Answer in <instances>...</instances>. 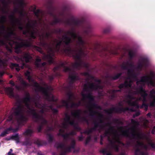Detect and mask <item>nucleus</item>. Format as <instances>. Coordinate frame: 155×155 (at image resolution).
<instances>
[{
	"mask_svg": "<svg viewBox=\"0 0 155 155\" xmlns=\"http://www.w3.org/2000/svg\"><path fill=\"white\" fill-rule=\"evenodd\" d=\"M129 109L128 108H127V110H129Z\"/></svg>",
	"mask_w": 155,
	"mask_h": 155,
	"instance_id": "nucleus-52",
	"label": "nucleus"
},
{
	"mask_svg": "<svg viewBox=\"0 0 155 155\" xmlns=\"http://www.w3.org/2000/svg\"><path fill=\"white\" fill-rule=\"evenodd\" d=\"M24 34L28 33L30 36L33 38H35L37 35V32L35 30L32 26L30 23H28L26 25V30L23 32Z\"/></svg>",
	"mask_w": 155,
	"mask_h": 155,
	"instance_id": "nucleus-11",
	"label": "nucleus"
},
{
	"mask_svg": "<svg viewBox=\"0 0 155 155\" xmlns=\"http://www.w3.org/2000/svg\"><path fill=\"white\" fill-rule=\"evenodd\" d=\"M0 63H1V64H2V61L1 60Z\"/></svg>",
	"mask_w": 155,
	"mask_h": 155,
	"instance_id": "nucleus-50",
	"label": "nucleus"
},
{
	"mask_svg": "<svg viewBox=\"0 0 155 155\" xmlns=\"http://www.w3.org/2000/svg\"><path fill=\"white\" fill-rule=\"evenodd\" d=\"M0 43H1V41Z\"/></svg>",
	"mask_w": 155,
	"mask_h": 155,
	"instance_id": "nucleus-56",
	"label": "nucleus"
},
{
	"mask_svg": "<svg viewBox=\"0 0 155 155\" xmlns=\"http://www.w3.org/2000/svg\"><path fill=\"white\" fill-rule=\"evenodd\" d=\"M10 131V129H9L6 130L4 132L2 133L1 136H4L6 134L9 133V131Z\"/></svg>",
	"mask_w": 155,
	"mask_h": 155,
	"instance_id": "nucleus-22",
	"label": "nucleus"
},
{
	"mask_svg": "<svg viewBox=\"0 0 155 155\" xmlns=\"http://www.w3.org/2000/svg\"><path fill=\"white\" fill-rule=\"evenodd\" d=\"M72 105H71V107H76V106H78V105H79L80 104V103H79V104H77L76 105H75L74 104V103H72Z\"/></svg>",
	"mask_w": 155,
	"mask_h": 155,
	"instance_id": "nucleus-29",
	"label": "nucleus"
},
{
	"mask_svg": "<svg viewBox=\"0 0 155 155\" xmlns=\"http://www.w3.org/2000/svg\"><path fill=\"white\" fill-rule=\"evenodd\" d=\"M128 77L126 78L124 84H121L119 87L120 89L128 88L130 87L132 82L135 79V77L133 70H129L127 71Z\"/></svg>",
	"mask_w": 155,
	"mask_h": 155,
	"instance_id": "nucleus-9",
	"label": "nucleus"
},
{
	"mask_svg": "<svg viewBox=\"0 0 155 155\" xmlns=\"http://www.w3.org/2000/svg\"><path fill=\"white\" fill-rule=\"evenodd\" d=\"M13 33H13V31H11V32L10 33V35H13Z\"/></svg>",
	"mask_w": 155,
	"mask_h": 155,
	"instance_id": "nucleus-43",
	"label": "nucleus"
},
{
	"mask_svg": "<svg viewBox=\"0 0 155 155\" xmlns=\"http://www.w3.org/2000/svg\"><path fill=\"white\" fill-rule=\"evenodd\" d=\"M11 67L13 69H15L17 71H18L20 69V67L18 65L15 64H11Z\"/></svg>",
	"mask_w": 155,
	"mask_h": 155,
	"instance_id": "nucleus-18",
	"label": "nucleus"
},
{
	"mask_svg": "<svg viewBox=\"0 0 155 155\" xmlns=\"http://www.w3.org/2000/svg\"><path fill=\"white\" fill-rule=\"evenodd\" d=\"M39 12V10H37L36 12H35V15L37 16H38V13Z\"/></svg>",
	"mask_w": 155,
	"mask_h": 155,
	"instance_id": "nucleus-37",
	"label": "nucleus"
},
{
	"mask_svg": "<svg viewBox=\"0 0 155 155\" xmlns=\"http://www.w3.org/2000/svg\"><path fill=\"white\" fill-rule=\"evenodd\" d=\"M19 29H22V28H23L22 27H21V26L19 27Z\"/></svg>",
	"mask_w": 155,
	"mask_h": 155,
	"instance_id": "nucleus-46",
	"label": "nucleus"
},
{
	"mask_svg": "<svg viewBox=\"0 0 155 155\" xmlns=\"http://www.w3.org/2000/svg\"><path fill=\"white\" fill-rule=\"evenodd\" d=\"M114 148L116 151H117L118 150V146H115L114 147Z\"/></svg>",
	"mask_w": 155,
	"mask_h": 155,
	"instance_id": "nucleus-35",
	"label": "nucleus"
},
{
	"mask_svg": "<svg viewBox=\"0 0 155 155\" xmlns=\"http://www.w3.org/2000/svg\"><path fill=\"white\" fill-rule=\"evenodd\" d=\"M101 152L104 155H111L110 151L108 148L103 149L101 150Z\"/></svg>",
	"mask_w": 155,
	"mask_h": 155,
	"instance_id": "nucleus-16",
	"label": "nucleus"
},
{
	"mask_svg": "<svg viewBox=\"0 0 155 155\" xmlns=\"http://www.w3.org/2000/svg\"><path fill=\"white\" fill-rule=\"evenodd\" d=\"M70 102V101L69 99L63 100L61 102L62 105L63 106H65L67 107H68V104Z\"/></svg>",
	"mask_w": 155,
	"mask_h": 155,
	"instance_id": "nucleus-19",
	"label": "nucleus"
},
{
	"mask_svg": "<svg viewBox=\"0 0 155 155\" xmlns=\"http://www.w3.org/2000/svg\"><path fill=\"white\" fill-rule=\"evenodd\" d=\"M5 91L10 97L14 96L13 89L12 88L9 87L6 88L5 89Z\"/></svg>",
	"mask_w": 155,
	"mask_h": 155,
	"instance_id": "nucleus-14",
	"label": "nucleus"
},
{
	"mask_svg": "<svg viewBox=\"0 0 155 155\" xmlns=\"http://www.w3.org/2000/svg\"><path fill=\"white\" fill-rule=\"evenodd\" d=\"M9 44L12 46L14 45L15 46V51L17 53H19V51H17L18 49L20 47H21L25 45L22 43V42L21 41H19V42H16L14 41L11 40L8 41Z\"/></svg>",
	"mask_w": 155,
	"mask_h": 155,
	"instance_id": "nucleus-12",
	"label": "nucleus"
},
{
	"mask_svg": "<svg viewBox=\"0 0 155 155\" xmlns=\"http://www.w3.org/2000/svg\"><path fill=\"white\" fill-rule=\"evenodd\" d=\"M120 74H118L116 76H115V77L114 78V79H117V78H119V77L120 76Z\"/></svg>",
	"mask_w": 155,
	"mask_h": 155,
	"instance_id": "nucleus-32",
	"label": "nucleus"
},
{
	"mask_svg": "<svg viewBox=\"0 0 155 155\" xmlns=\"http://www.w3.org/2000/svg\"><path fill=\"white\" fill-rule=\"evenodd\" d=\"M18 4L20 7H22L25 4V3L24 0H19Z\"/></svg>",
	"mask_w": 155,
	"mask_h": 155,
	"instance_id": "nucleus-21",
	"label": "nucleus"
},
{
	"mask_svg": "<svg viewBox=\"0 0 155 155\" xmlns=\"http://www.w3.org/2000/svg\"><path fill=\"white\" fill-rule=\"evenodd\" d=\"M84 75L85 76H87L88 75H89L88 74L86 73H84Z\"/></svg>",
	"mask_w": 155,
	"mask_h": 155,
	"instance_id": "nucleus-45",
	"label": "nucleus"
},
{
	"mask_svg": "<svg viewBox=\"0 0 155 155\" xmlns=\"http://www.w3.org/2000/svg\"><path fill=\"white\" fill-rule=\"evenodd\" d=\"M31 58V57L29 54L25 53L24 54L22 60L25 61L26 62H27L29 61Z\"/></svg>",
	"mask_w": 155,
	"mask_h": 155,
	"instance_id": "nucleus-15",
	"label": "nucleus"
},
{
	"mask_svg": "<svg viewBox=\"0 0 155 155\" xmlns=\"http://www.w3.org/2000/svg\"><path fill=\"white\" fill-rule=\"evenodd\" d=\"M63 132V130L62 129H60V133L59 135H62V133Z\"/></svg>",
	"mask_w": 155,
	"mask_h": 155,
	"instance_id": "nucleus-33",
	"label": "nucleus"
},
{
	"mask_svg": "<svg viewBox=\"0 0 155 155\" xmlns=\"http://www.w3.org/2000/svg\"><path fill=\"white\" fill-rule=\"evenodd\" d=\"M132 134L137 140L134 147L136 155H142V154L140 151L142 148L147 149L148 146H150L153 148L155 147V145L150 139L143 136L142 134L137 131L135 127L132 130Z\"/></svg>",
	"mask_w": 155,
	"mask_h": 155,
	"instance_id": "nucleus-4",
	"label": "nucleus"
},
{
	"mask_svg": "<svg viewBox=\"0 0 155 155\" xmlns=\"http://www.w3.org/2000/svg\"><path fill=\"white\" fill-rule=\"evenodd\" d=\"M41 61V59L39 58H37L36 59V61L35 62L36 65L38 67H40L41 66H43L45 64V63H44L43 64H40V62Z\"/></svg>",
	"mask_w": 155,
	"mask_h": 155,
	"instance_id": "nucleus-17",
	"label": "nucleus"
},
{
	"mask_svg": "<svg viewBox=\"0 0 155 155\" xmlns=\"http://www.w3.org/2000/svg\"><path fill=\"white\" fill-rule=\"evenodd\" d=\"M148 106L147 105L143 104L142 105V107H144L146 109H147V108Z\"/></svg>",
	"mask_w": 155,
	"mask_h": 155,
	"instance_id": "nucleus-30",
	"label": "nucleus"
},
{
	"mask_svg": "<svg viewBox=\"0 0 155 155\" xmlns=\"http://www.w3.org/2000/svg\"><path fill=\"white\" fill-rule=\"evenodd\" d=\"M43 109H44V108H43V109H42V110H43Z\"/></svg>",
	"mask_w": 155,
	"mask_h": 155,
	"instance_id": "nucleus-57",
	"label": "nucleus"
},
{
	"mask_svg": "<svg viewBox=\"0 0 155 155\" xmlns=\"http://www.w3.org/2000/svg\"><path fill=\"white\" fill-rule=\"evenodd\" d=\"M102 87L100 81H96L92 84H89L87 85H84V89L81 93V94L83 97L82 101H84L86 99L90 101H92L94 99V97L91 94H85V93H87L90 91L101 89Z\"/></svg>",
	"mask_w": 155,
	"mask_h": 155,
	"instance_id": "nucleus-5",
	"label": "nucleus"
},
{
	"mask_svg": "<svg viewBox=\"0 0 155 155\" xmlns=\"http://www.w3.org/2000/svg\"><path fill=\"white\" fill-rule=\"evenodd\" d=\"M48 35L47 34H46V36L45 35H44V34H43L42 35V37H48Z\"/></svg>",
	"mask_w": 155,
	"mask_h": 155,
	"instance_id": "nucleus-42",
	"label": "nucleus"
},
{
	"mask_svg": "<svg viewBox=\"0 0 155 155\" xmlns=\"http://www.w3.org/2000/svg\"><path fill=\"white\" fill-rule=\"evenodd\" d=\"M64 52L66 54L69 55H72L75 58L78 59V61H77L74 65V66L76 68H78L79 66H81L82 63L81 61L79 60L81 54H82V52L81 51H78L76 50L72 49L70 48H68L67 49L64 50Z\"/></svg>",
	"mask_w": 155,
	"mask_h": 155,
	"instance_id": "nucleus-8",
	"label": "nucleus"
},
{
	"mask_svg": "<svg viewBox=\"0 0 155 155\" xmlns=\"http://www.w3.org/2000/svg\"><path fill=\"white\" fill-rule=\"evenodd\" d=\"M25 76L27 77V79L30 83V84L31 85L36 87L38 89L42 91L46 98L50 101H55V100L54 99V97L53 95L49 93L47 89L41 87L38 84L35 82V81L32 79L31 77V74L30 71H27L25 73Z\"/></svg>",
	"mask_w": 155,
	"mask_h": 155,
	"instance_id": "nucleus-7",
	"label": "nucleus"
},
{
	"mask_svg": "<svg viewBox=\"0 0 155 155\" xmlns=\"http://www.w3.org/2000/svg\"><path fill=\"white\" fill-rule=\"evenodd\" d=\"M73 41H75L78 46L81 48L84 42L79 35L77 34L73 29L68 31L66 35L64 36L62 39L55 40L53 44L52 47L49 48L47 55H45L43 58L48 61L50 64L52 63L54 51H58L59 47L62 43L67 45Z\"/></svg>",
	"mask_w": 155,
	"mask_h": 155,
	"instance_id": "nucleus-1",
	"label": "nucleus"
},
{
	"mask_svg": "<svg viewBox=\"0 0 155 155\" xmlns=\"http://www.w3.org/2000/svg\"><path fill=\"white\" fill-rule=\"evenodd\" d=\"M152 133L153 134H155V127H154L153 128V130H152Z\"/></svg>",
	"mask_w": 155,
	"mask_h": 155,
	"instance_id": "nucleus-34",
	"label": "nucleus"
},
{
	"mask_svg": "<svg viewBox=\"0 0 155 155\" xmlns=\"http://www.w3.org/2000/svg\"><path fill=\"white\" fill-rule=\"evenodd\" d=\"M144 65L143 62L139 63L137 66V68L138 69H140Z\"/></svg>",
	"mask_w": 155,
	"mask_h": 155,
	"instance_id": "nucleus-24",
	"label": "nucleus"
},
{
	"mask_svg": "<svg viewBox=\"0 0 155 155\" xmlns=\"http://www.w3.org/2000/svg\"><path fill=\"white\" fill-rule=\"evenodd\" d=\"M56 68H55V69H56Z\"/></svg>",
	"mask_w": 155,
	"mask_h": 155,
	"instance_id": "nucleus-55",
	"label": "nucleus"
},
{
	"mask_svg": "<svg viewBox=\"0 0 155 155\" xmlns=\"http://www.w3.org/2000/svg\"><path fill=\"white\" fill-rule=\"evenodd\" d=\"M1 74V76L3 74H2L1 72V74Z\"/></svg>",
	"mask_w": 155,
	"mask_h": 155,
	"instance_id": "nucleus-51",
	"label": "nucleus"
},
{
	"mask_svg": "<svg viewBox=\"0 0 155 155\" xmlns=\"http://www.w3.org/2000/svg\"><path fill=\"white\" fill-rule=\"evenodd\" d=\"M15 87H16L17 88V89H18V90H21V88L20 87H18L16 85Z\"/></svg>",
	"mask_w": 155,
	"mask_h": 155,
	"instance_id": "nucleus-38",
	"label": "nucleus"
},
{
	"mask_svg": "<svg viewBox=\"0 0 155 155\" xmlns=\"http://www.w3.org/2000/svg\"><path fill=\"white\" fill-rule=\"evenodd\" d=\"M118 133L115 131L112 128H110L106 132V135L108 137V139L111 142H119V135L128 136V132L125 130L123 128H120Z\"/></svg>",
	"mask_w": 155,
	"mask_h": 155,
	"instance_id": "nucleus-6",
	"label": "nucleus"
},
{
	"mask_svg": "<svg viewBox=\"0 0 155 155\" xmlns=\"http://www.w3.org/2000/svg\"><path fill=\"white\" fill-rule=\"evenodd\" d=\"M32 103L28 96L25 98L20 104H16L17 106L16 109H13L14 115L18 122L24 120L25 117L23 114V112L31 113L33 114L35 118H38V116L37 114L33 111L31 106Z\"/></svg>",
	"mask_w": 155,
	"mask_h": 155,
	"instance_id": "nucleus-3",
	"label": "nucleus"
},
{
	"mask_svg": "<svg viewBox=\"0 0 155 155\" xmlns=\"http://www.w3.org/2000/svg\"><path fill=\"white\" fill-rule=\"evenodd\" d=\"M8 155H15V154L12 153V150L10 149V151L8 153Z\"/></svg>",
	"mask_w": 155,
	"mask_h": 155,
	"instance_id": "nucleus-28",
	"label": "nucleus"
},
{
	"mask_svg": "<svg viewBox=\"0 0 155 155\" xmlns=\"http://www.w3.org/2000/svg\"><path fill=\"white\" fill-rule=\"evenodd\" d=\"M20 80V82L21 83V84L22 85H24V86H26L27 85V84L26 83V82L22 80L21 79Z\"/></svg>",
	"mask_w": 155,
	"mask_h": 155,
	"instance_id": "nucleus-27",
	"label": "nucleus"
},
{
	"mask_svg": "<svg viewBox=\"0 0 155 155\" xmlns=\"http://www.w3.org/2000/svg\"><path fill=\"white\" fill-rule=\"evenodd\" d=\"M0 28H1V25Z\"/></svg>",
	"mask_w": 155,
	"mask_h": 155,
	"instance_id": "nucleus-54",
	"label": "nucleus"
},
{
	"mask_svg": "<svg viewBox=\"0 0 155 155\" xmlns=\"http://www.w3.org/2000/svg\"><path fill=\"white\" fill-rule=\"evenodd\" d=\"M24 65V64L23 63V65L21 67V68H23V66Z\"/></svg>",
	"mask_w": 155,
	"mask_h": 155,
	"instance_id": "nucleus-44",
	"label": "nucleus"
},
{
	"mask_svg": "<svg viewBox=\"0 0 155 155\" xmlns=\"http://www.w3.org/2000/svg\"><path fill=\"white\" fill-rule=\"evenodd\" d=\"M137 86H139L138 88L136 89V91H133L134 90H135L134 89L130 91V94L126 97L125 100V101L127 103L129 106L134 107L136 108L139 107L137 100L132 95H131L130 94L140 93L142 97L139 98V100H141L144 101H145L146 97L147 95V94L143 89L142 86L145 83L153 86L155 85V83L153 81V78L149 76L142 77L140 81H137Z\"/></svg>",
	"mask_w": 155,
	"mask_h": 155,
	"instance_id": "nucleus-2",
	"label": "nucleus"
},
{
	"mask_svg": "<svg viewBox=\"0 0 155 155\" xmlns=\"http://www.w3.org/2000/svg\"><path fill=\"white\" fill-rule=\"evenodd\" d=\"M0 19H1V18H0Z\"/></svg>",
	"mask_w": 155,
	"mask_h": 155,
	"instance_id": "nucleus-53",
	"label": "nucleus"
},
{
	"mask_svg": "<svg viewBox=\"0 0 155 155\" xmlns=\"http://www.w3.org/2000/svg\"><path fill=\"white\" fill-rule=\"evenodd\" d=\"M64 71L65 72H68L70 71H71V70L70 68H69L67 67H64Z\"/></svg>",
	"mask_w": 155,
	"mask_h": 155,
	"instance_id": "nucleus-25",
	"label": "nucleus"
},
{
	"mask_svg": "<svg viewBox=\"0 0 155 155\" xmlns=\"http://www.w3.org/2000/svg\"><path fill=\"white\" fill-rule=\"evenodd\" d=\"M32 131L30 129L28 130L25 132V134L28 135H29L32 133Z\"/></svg>",
	"mask_w": 155,
	"mask_h": 155,
	"instance_id": "nucleus-23",
	"label": "nucleus"
},
{
	"mask_svg": "<svg viewBox=\"0 0 155 155\" xmlns=\"http://www.w3.org/2000/svg\"><path fill=\"white\" fill-rule=\"evenodd\" d=\"M80 114L81 111L78 110L72 112L71 117L66 115L64 119L65 122L73 125L75 124V121L79 119Z\"/></svg>",
	"mask_w": 155,
	"mask_h": 155,
	"instance_id": "nucleus-10",
	"label": "nucleus"
},
{
	"mask_svg": "<svg viewBox=\"0 0 155 155\" xmlns=\"http://www.w3.org/2000/svg\"><path fill=\"white\" fill-rule=\"evenodd\" d=\"M130 110L131 111H134L135 110L134 109H130Z\"/></svg>",
	"mask_w": 155,
	"mask_h": 155,
	"instance_id": "nucleus-48",
	"label": "nucleus"
},
{
	"mask_svg": "<svg viewBox=\"0 0 155 155\" xmlns=\"http://www.w3.org/2000/svg\"><path fill=\"white\" fill-rule=\"evenodd\" d=\"M133 54H134V53L132 51H130L129 52V54L130 56V57H132L133 55Z\"/></svg>",
	"mask_w": 155,
	"mask_h": 155,
	"instance_id": "nucleus-31",
	"label": "nucleus"
},
{
	"mask_svg": "<svg viewBox=\"0 0 155 155\" xmlns=\"http://www.w3.org/2000/svg\"><path fill=\"white\" fill-rule=\"evenodd\" d=\"M150 95L152 101L150 103V105L151 106H154L155 104V91L152 90L150 93Z\"/></svg>",
	"mask_w": 155,
	"mask_h": 155,
	"instance_id": "nucleus-13",
	"label": "nucleus"
},
{
	"mask_svg": "<svg viewBox=\"0 0 155 155\" xmlns=\"http://www.w3.org/2000/svg\"><path fill=\"white\" fill-rule=\"evenodd\" d=\"M10 84L12 85L13 86H14L15 84L12 81H11L10 82Z\"/></svg>",
	"mask_w": 155,
	"mask_h": 155,
	"instance_id": "nucleus-36",
	"label": "nucleus"
},
{
	"mask_svg": "<svg viewBox=\"0 0 155 155\" xmlns=\"http://www.w3.org/2000/svg\"><path fill=\"white\" fill-rule=\"evenodd\" d=\"M148 121L147 120H145V121H144V125H145V127H146V123H147L148 122Z\"/></svg>",
	"mask_w": 155,
	"mask_h": 155,
	"instance_id": "nucleus-39",
	"label": "nucleus"
},
{
	"mask_svg": "<svg viewBox=\"0 0 155 155\" xmlns=\"http://www.w3.org/2000/svg\"><path fill=\"white\" fill-rule=\"evenodd\" d=\"M122 155H124V154H122Z\"/></svg>",
	"mask_w": 155,
	"mask_h": 155,
	"instance_id": "nucleus-58",
	"label": "nucleus"
},
{
	"mask_svg": "<svg viewBox=\"0 0 155 155\" xmlns=\"http://www.w3.org/2000/svg\"><path fill=\"white\" fill-rule=\"evenodd\" d=\"M69 78L71 81H74L78 79L77 77H76V75L74 74H70L69 75Z\"/></svg>",
	"mask_w": 155,
	"mask_h": 155,
	"instance_id": "nucleus-20",
	"label": "nucleus"
},
{
	"mask_svg": "<svg viewBox=\"0 0 155 155\" xmlns=\"http://www.w3.org/2000/svg\"><path fill=\"white\" fill-rule=\"evenodd\" d=\"M37 50H38V51H40V52H41V48H38L37 49Z\"/></svg>",
	"mask_w": 155,
	"mask_h": 155,
	"instance_id": "nucleus-40",
	"label": "nucleus"
},
{
	"mask_svg": "<svg viewBox=\"0 0 155 155\" xmlns=\"http://www.w3.org/2000/svg\"><path fill=\"white\" fill-rule=\"evenodd\" d=\"M132 123L135 126L138 124V123L137 122L135 121L134 120H132Z\"/></svg>",
	"mask_w": 155,
	"mask_h": 155,
	"instance_id": "nucleus-26",
	"label": "nucleus"
},
{
	"mask_svg": "<svg viewBox=\"0 0 155 155\" xmlns=\"http://www.w3.org/2000/svg\"><path fill=\"white\" fill-rule=\"evenodd\" d=\"M35 105L36 106L38 107V105H37V104L36 103H35Z\"/></svg>",
	"mask_w": 155,
	"mask_h": 155,
	"instance_id": "nucleus-49",
	"label": "nucleus"
},
{
	"mask_svg": "<svg viewBox=\"0 0 155 155\" xmlns=\"http://www.w3.org/2000/svg\"><path fill=\"white\" fill-rule=\"evenodd\" d=\"M150 113H148L147 114V115L148 116H150Z\"/></svg>",
	"mask_w": 155,
	"mask_h": 155,
	"instance_id": "nucleus-47",
	"label": "nucleus"
},
{
	"mask_svg": "<svg viewBox=\"0 0 155 155\" xmlns=\"http://www.w3.org/2000/svg\"><path fill=\"white\" fill-rule=\"evenodd\" d=\"M12 117H13V116H10L9 117V119H8V120H11L12 119Z\"/></svg>",
	"mask_w": 155,
	"mask_h": 155,
	"instance_id": "nucleus-41",
	"label": "nucleus"
}]
</instances>
